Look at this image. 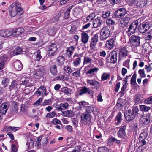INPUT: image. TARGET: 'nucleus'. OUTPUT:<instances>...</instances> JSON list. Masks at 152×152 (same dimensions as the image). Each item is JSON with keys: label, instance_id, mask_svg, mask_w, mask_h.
Listing matches in <instances>:
<instances>
[{"label": "nucleus", "instance_id": "nucleus-51", "mask_svg": "<svg viewBox=\"0 0 152 152\" xmlns=\"http://www.w3.org/2000/svg\"><path fill=\"white\" fill-rule=\"evenodd\" d=\"M10 83V80L7 78L4 79L2 81V84L5 87L7 86Z\"/></svg>", "mask_w": 152, "mask_h": 152}, {"label": "nucleus", "instance_id": "nucleus-50", "mask_svg": "<svg viewBox=\"0 0 152 152\" xmlns=\"http://www.w3.org/2000/svg\"><path fill=\"white\" fill-rule=\"evenodd\" d=\"M95 15L94 13H92L88 15L86 18L87 21H91L95 17Z\"/></svg>", "mask_w": 152, "mask_h": 152}, {"label": "nucleus", "instance_id": "nucleus-12", "mask_svg": "<svg viewBox=\"0 0 152 152\" xmlns=\"http://www.w3.org/2000/svg\"><path fill=\"white\" fill-rule=\"evenodd\" d=\"M82 57V55L81 54H78L76 53L73 56V57L75 58L73 64L74 65L76 66L79 65L81 62V58Z\"/></svg>", "mask_w": 152, "mask_h": 152}, {"label": "nucleus", "instance_id": "nucleus-56", "mask_svg": "<svg viewBox=\"0 0 152 152\" xmlns=\"http://www.w3.org/2000/svg\"><path fill=\"white\" fill-rule=\"evenodd\" d=\"M51 122L54 125L61 124V121L60 120L56 118L53 119Z\"/></svg>", "mask_w": 152, "mask_h": 152}, {"label": "nucleus", "instance_id": "nucleus-40", "mask_svg": "<svg viewBox=\"0 0 152 152\" xmlns=\"http://www.w3.org/2000/svg\"><path fill=\"white\" fill-rule=\"evenodd\" d=\"M73 6H71L67 9L66 10L64 13V18L66 19H68L69 16V13L73 7Z\"/></svg>", "mask_w": 152, "mask_h": 152}, {"label": "nucleus", "instance_id": "nucleus-17", "mask_svg": "<svg viewBox=\"0 0 152 152\" xmlns=\"http://www.w3.org/2000/svg\"><path fill=\"white\" fill-rule=\"evenodd\" d=\"M87 82L88 85L94 86L97 89L99 87V83L97 81L94 79L87 80Z\"/></svg>", "mask_w": 152, "mask_h": 152}, {"label": "nucleus", "instance_id": "nucleus-63", "mask_svg": "<svg viewBox=\"0 0 152 152\" xmlns=\"http://www.w3.org/2000/svg\"><path fill=\"white\" fill-rule=\"evenodd\" d=\"M80 69H78L72 73V75L76 77H78L80 75Z\"/></svg>", "mask_w": 152, "mask_h": 152}, {"label": "nucleus", "instance_id": "nucleus-61", "mask_svg": "<svg viewBox=\"0 0 152 152\" xmlns=\"http://www.w3.org/2000/svg\"><path fill=\"white\" fill-rule=\"evenodd\" d=\"M145 103L146 104H152V96L145 100Z\"/></svg>", "mask_w": 152, "mask_h": 152}, {"label": "nucleus", "instance_id": "nucleus-54", "mask_svg": "<svg viewBox=\"0 0 152 152\" xmlns=\"http://www.w3.org/2000/svg\"><path fill=\"white\" fill-rule=\"evenodd\" d=\"M126 88V86L124 84L121 88V91L119 92L120 94V96L121 97H122L124 95V91L125 89Z\"/></svg>", "mask_w": 152, "mask_h": 152}, {"label": "nucleus", "instance_id": "nucleus-7", "mask_svg": "<svg viewBox=\"0 0 152 152\" xmlns=\"http://www.w3.org/2000/svg\"><path fill=\"white\" fill-rule=\"evenodd\" d=\"M140 38L138 36L133 35L129 39V42L134 46H137L140 44Z\"/></svg>", "mask_w": 152, "mask_h": 152}, {"label": "nucleus", "instance_id": "nucleus-5", "mask_svg": "<svg viewBox=\"0 0 152 152\" xmlns=\"http://www.w3.org/2000/svg\"><path fill=\"white\" fill-rule=\"evenodd\" d=\"M150 27V24L148 22H143L139 25L137 29L141 33H144L148 30Z\"/></svg>", "mask_w": 152, "mask_h": 152}, {"label": "nucleus", "instance_id": "nucleus-44", "mask_svg": "<svg viewBox=\"0 0 152 152\" xmlns=\"http://www.w3.org/2000/svg\"><path fill=\"white\" fill-rule=\"evenodd\" d=\"M75 48L73 46H71L67 49V52L68 55L70 56L72 55V53L74 50Z\"/></svg>", "mask_w": 152, "mask_h": 152}, {"label": "nucleus", "instance_id": "nucleus-41", "mask_svg": "<svg viewBox=\"0 0 152 152\" xmlns=\"http://www.w3.org/2000/svg\"><path fill=\"white\" fill-rule=\"evenodd\" d=\"M140 110L142 111L147 112L148 111L151 107L149 106H147L145 105H140Z\"/></svg>", "mask_w": 152, "mask_h": 152}, {"label": "nucleus", "instance_id": "nucleus-32", "mask_svg": "<svg viewBox=\"0 0 152 152\" xmlns=\"http://www.w3.org/2000/svg\"><path fill=\"white\" fill-rule=\"evenodd\" d=\"M18 127H15L6 126L4 127V129L7 132H15L18 129Z\"/></svg>", "mask_w": 152, "mask_h": 152}, {"label": "nucleus", "instance_id": "nucleus-46", "mask_svg": "<svg viewBox=\"0 0 152 152\" xmlns=\"http://www.w3.org/2000/svg\"><path fill=\"white\" fill-rule=\"evenodd\" d=\"M71 121L73 123L74 128H77L78 126V120L75 118H72Z\"/></svg>", "mask_w": 152, "mask_h": 152}, {"label": "nucleus", "instance_id": "nucleus-38", "mask_svg": "<svg viewBox=\"0 0 152 152\" xmlns=\"http://www.w3.org/2000/svg\"><path fill=\"white\" fill-rule=\"evenodd\" d=\"M8 57L6 54L1 55L0 57V61L5 64L8 60Z\"/></svg>", "mask_w": 152, "mask_h": 152}, {"label": "nucleus", "instance_id": "nucleus-11", "mask_svg": "<svg viewBox=\"0 0 152 152\" xmlns=\"http://www.w3.org/2000/svg\"><path fill=\"white\" fill-rule=\"evenodd\" d=\"M150 115L149 113L143 115L140 118L141 123L144 124H148L150 122Z\"/></svg>", "mask_w": 152, "mask_h": 152}, {"label": "nucleus", "instance_id": "nucleus-58", "mask_svg": "<svg viewBox=\"0 0 152 152\" xmlns=\"http://www.w3.org/2000/svg\"><path fill=\"white\" fill-rule=\"evenodd\" d=\"M147 137V134L145 132H142L141 133L139 137V140L143 139H146Z\"/></svg>", "mask_w": 152, "mask_h": 152}, {"label": "nucleus", "instance_id": "nucleus-33", "mask_svg": "<svg viewBox=\"0 0 152 152\" xmlns=\"http://www.w3.org/2000/svg\"><path fill=\"white\" fill-rule=\"evenodd\" d=\"M69 77L65 75H61L58 76L54 78L55 80H68Z\"/></svg>", "mask_w": 152, "mask_h": 152}, {"label": "nucleus", "instance_id": "nucleus-64", "mask_svg": "<svg viewBox=\"0 0 152 152\" xmlns=\"http://www.w3.org/2000/svg\"><path fill=\"white\" fill-rule=\"evenodd\" d=\"M146 139L143 140V139L142 140L140 139V140H139V143L140 146H142L143 145H145L146 143Z\"/></svg>", "mask_w": 152, "mask_h": 152}, {"label": "nucleus", "instance_id": "nucleus-57", "mask_svg": "<svg viewBox=\"0 0 152 152\" xmlns=\"http://www.w3.org/2000/svg\"><path fill=\"white\" fill-rule=\"evenodd\" d=\"M56 112L55 111H53L50 113H48L46 115V117L50 118H53L55 116Z\"/></svg>", "mask_w": 152, "mask_h": 152}, {"label": "nucleus", "instance_id": "nucleus-35", "mask_svg": "<svg viewBox=\"0 0 152 152\" xmlns=\"http://www.w3.org/2000/svg\"><path fill=\"white\" fill-rule=\"evenodd\" d=\"M62 113L65 116L69 117H72L74 115V113L72 110H66Z\"/></svg>", "mask_w": 152, "mask_h": 152}, {"label": "nucleus", "instance_id": "nucleus-52", "mask_svg": "<svg viewBox=\"0 0 152 152\" xmlns=\"http://www.w3.org/2000/svg\"><path fill=\"white\" fill-rule=\"evenodd\" d=\"M64 70L69 74L71 73L72 72L71 67L69 66H66L64 68Z\"/></svg>", "mask_w": 152, "mask_h": 152}, {"label": "nucleus", "instance_id": "nucleus-28", "mask_svg": "<svg viewBox=\"0 0 152 152\" xmlns=\"http://www.w3.org/2000/svg\"><path fill=\"white\" fill-rule=\"evenodd\" d=\"M57 66L56 65H52L50 68V71L51 73L53 75H56L57 74Z\"/></svg>", "mask_w": 152, "mask_h": 152}, {"label": "nucleus", "instance_id": "nucleus-16", "mask_svg": "<svg viewBox=\"0 0 152 152\" xmlns=\"http://www.w3.org/2000/svg\"><path fill=\"white\" fill-rule=\"evenodd\" d=\"M9 107L8 104L7 103L2 104L0 107V113L2 115H4L6 113Z\"/></svg>", "mask_w": 152, "mask_h": 152}, {"label": "nucleus", "instance_id": "nucleus-59", "mask_svg": "<svg viewBox=\"0 0 152 152\" xmlns=\"http://www.w3.org/2000/svg\"><path fill=\"white\" fill-rule=\"evenodd\" d=\"M48 32L49 35L53 36L55 33V31L53 28H50L48 29Z\"/></svg>", "mask_w": 152, "mask_h": 152}, {"label": "nucleus", "instance_id": "nucleus-47", "mask_svg": "<svg viewBox=\"0 0 152 152\" xmlns=\"http://www.w3.org/2000/svg\"><path fill=\"white\" fill-rule=\"evenodd\" d=\"M131 111L132 113L134 115V116L135 117V116L137 115L138 114L139 110L137 107H133L132 110Z\"/></svg>", "mask_w": 152, "mask_h": 152}, {"label": "nucleus", "instance_id": "nucleus-31", "mask_svg": "<svg viewBox=\"0 0 152 152\" xmlns=\"http://www.w3.org/2000/svg\"><path fill=\"white\" fill-rule=\"evenodd\" d=\"M147 2V0H140L137 2V6L140 8H143L146 5Z\"/></svg>", "mask_w": 152, "mask_h": 152}, {"label": "nucleus", "instance_id": "nucleus-43", "mask_svg": "<svg viewBox=\"0 0 152 152\" xmlns=\"http://www.w3.org/2000/svg\"><path fill=\"white\" fill-rule=\"evenodd\" d=\"M35 55L36 57L35 59L37 61H39L42 58V56L41 55L40 51L39 50H38L36 53H35Z\"/></svg>", "mask_w": 152, "mask_h": 152}, {"label": "nucleus", "instance_id": "nucleus-49", "mask_svg": "<svg viewBox=\"0 0 152 152\" xmlns=\"http://www.w3.org/2000/svg\"><path fill=\"white\" fill-rule=\"evenodd\" d=\"M138 73L141 78H145L146 77V75L145 73L144 69H140L138 71Z\"/></svg>", "mask_w": 152, "mask_h": 152}, {"label": "nucleus", "instance_id": "nucleus-60", "mask_svg": "<svg viewBox=\"0 0 152 152\" xmlns=\"http://www.w3.org/2000/svg\"><path fill=\"white\" fill-rule=\"evenodd\" d=\"M34 144V142L33 140L31 139L28 142L26 143V145L28 146V147L29 149L30 148V147L33 146Z\"/></svg>", "mask_w": 152, "mask_h": 152}, {"label": "nucleus", "instance_id": "nucleus-27", "mask_svg": "<svg viewBox=\"0 0 152 152\" xmlns=\"http://www.w3.org/2000/svg\"><path fill=\"white\" fill-rule=\"evenodd\" d=\"M102 20L99 18H97L94 19L93 22V27L97 28L102 24Z\"/></svg>", "mask_w": 152, "mask_h": 152}, {"label": "nucleus", "instance_id": "nucleus-2", "mask_svg": "<svg viewBox=\"0 0 152 152\" xmlns=\"http://www.w3.org/2000/svg\"><path fill=\"white\" fill-rule=\"evenodd\" d=\"M81 120L82 123L85 125H89L91 121L90 114L88 112H85L81 115Z\"/></svg>", "mask_w": 152, "mask_h": 152}, {"label": "nucleus", "instance_id": "nucleus-23", "mask_svg": "<svg viewBox=\"0 0 152 152\" xmlns=\"http://www.w3.org/2000/svg\"><path fill=\"white\" fill-rule=\"evenodd\" d=\"M89 36L86 32L81 33V41L84 44L87 43L88 40Z\"/></svg>", "mask_w": 152, "mask_h": 152}, {"label": "nucleus", "instance_id": "nucleus-55", "mask_svg": "<svg viewBox=\"0 0 152 152\" xmlns=\"http://www.w3.org/2000/svg\"><path fill=\"white\" fill-rule=\"evenodd\" d=\"M27 111L25 105L24 104H22L21 106L20 113V114L24 113L26 112Z\"/></svg>", "mask_w": 152, "mask_h": 152}, {"label": "nucleus", "instance_id": "nucleus-36", "mask_svg": "<svg viewBox=\"0 0 152 152\" xmlns=\"http://www.w3.org/2000/svg\"><path fill=\"white\" fill-rule=\"evenodd\" d=\"M42 91H43V92H44L45 93L44 94H45L46 93V88L44 86H41L39 88L37 91H36V93L38 96H39L41 94Z\"/></svg>", "mask_w": 152, "mask_h": 152}, {"label": "nucleus", "instance_id": "nucleus-25", "mask_svg": "<svg viewBox=\"0 0 152 152\" xmlns=\"http://www.w3.org/2000/svg\"><path fill=\"white\" fill-rule=\"evenodd\" d=\"M123 120V115L121 112H118V113L115 117V120L117 122L116 124L118 125L121 123V121Z\"/></svg>", "mask_w": 152, "mask_h": 152}, {"label": "nucleus", "instance_id": "nucleus-19", "mask_svg": "<svg viewBox=\"0 0 152 152\" xmlns=\"http://www.w3.org/2000/svg\"><path fill=\"white\" fill-rule=\"evenodd\" d=\"M65 60V57L62 56H58L56 59L57 65L61 66L63 65Z\"/></svg>", "mask_w": 152, "mask_h": 152}, {"label": "nucleus", "instance_id": "nucleus-18", "mask_svg": "<svg viewBox=\"0 0 152 152\" xmlns=\"http://www.w3.org/2000/svg\"><path fill=\"white\" fill-rule=\"evenodd\" d=\"M98 36L97 34H95L91 39L90 47L92 49L95 48V46L96 45L97 42L98 41Z\"/></svg>", "mask_w": 152, "mask_h": 152}, {"label": "nucleus", "instance_id": "nucleus-29", "mask_svg": "<svg viewBox=\"0 0 152 152\" xmlns=\"http://www.w3.org/2000/svg\"><path fill=\"white\" fill-rule=\"evenodd\" d=\"M114 40L112 39L107 41L105 45L108 48L111 49L113 48L114 46Z\"/></svg>", "mask_w": 152, "mask_h": 152}, {"label": "nucleus", "instance_id": "nucleus-22", "mask_svg": "<svg viewBox=\"0 0 152 152\" xmlns=\"http://www.w3.org/2000/svg\"><path fill=\"white\" fill-rule=\"evenodd\" d=\"M14 66L15 69L18 71L21 70L23 68V65L19 60H17L14 62Z\"/></svg>", "mask_w": 152, "mask_h": 152}, {"label": "nucleus", "instance_id": "nucleus-14", "mask_svg": "<svg viewBox=\"0 0 152 152\" xmlns=\"http://www.w3.org/2000/svg\"><path fill=\"white\" fill-rule=\"evenodd\" d=\"M91 90L86 86H84L81 88L80 90L78 91V94L80 95H82L84 94H91Z\"/></svg>", "mask_w": 152, "mask_h": 152}, {"label": "nucleus", "instance_id": "nucleus-9", "mask_svg": "<svg viewBox=\"0 0 152 152\" xmlns=\"http://www.w3.org/2000/svg\"><path fill=\"white\" fill-rule=\"evenodd\" d=\"M126 125H124L120 128L118 131L117 134L118 137L122 139H125L126 137V134L125 132L126 129Z\"/></svg>", "mask_w": 152, "mask_h": 152}, {"label": "nucleus", "instance_id": "nucleus-3", "mask_svg": "<svg viewBox=\"0 0 152 152\" xmlns=\"http://www.w3.org/2000/svg\"><path fill=\"white\" fill-rule=\"evenodd\" d=\"M117 53L113 51L108 55L106 58L107 63H115L117 61Z\"/></svg>", "mask_w": 152, "mask_h": 152}, {"label": "nucleus", "instance_id": "nucleus-48", "mask_svg": "<svg viewBox=\"0 0 152 152\" xmlns=\"http://www.w3.org/2000/svg\"><path fill=\"white\" fill-rule=\"evenodd\" d=\"M79 104L80 107L81 108H82L83 106H84L86 107L89 105L88 103L85 101L79 102Z\"/></svg>", "mask_w": 152, "mask_h": 152}, {"label": "nucleus", "instance_id": "nucleus-42", "mask_svg": "<svg viewBox=\"0 0 152 152\" xmlns=\"http://www.w3.org/2000/svg\"><path fill=\"white\" fill-rule=\"evenodd\" d=\"M136 74L135 72L131 80V83L133 85H134L136 84Z\"/></svg>", "mask_w": 152, "mask_h": 152}, {"label": "nucleus", "instance_id": "nucleus-53", "mask_svg": "<svg viewBox=\"0 0 152 152\" xmlns=\"http://www.w3.org/2000/svg\"><path fill=\"white\" fill-rule=\"evenodd\" d=\"M18 107L17 106L12 107L11 110V113L12 114H16L18 113Z\"/></svg>", "mask_w": 152, "mask_h": 152}, {"label": "nucleus", "instance_id": "nucleus-20", "mask_svg": "<svg viewBox=\"0 0 152 152\" xmlns=\"http://www.w3.org/2000/svg\"><path fill=\"white\" fill-rule=\"evenodd\" d=\"M119 53V58L120 59L123 58H125L127 55L128 51L125 47H123L120 50Z\"/></svg>", "mask_w": 152, "mask_h": 152}, {"label": "nucleus", "instance_id": "nucleus-21", "mask_svg": "<svg viewBox=\"0 0 152 152\" xmlns=\"http://www.w3.org/2000/svg\"><path fill=\"white\" fill-rule=\"evenodd\" d=\"M0 35L3 37H8L12 35V33L9 30H1L0 31Z\"/></svg>", "mask_w": 152, "mask_h": 152}, {"label": "nucleus", "instance_id": "nucleus-6", "mask_svg": "<svg viewBox=\"0 0 152 152\" xmlns=\"http://www.w3.org/2000/svg\"><path fill=\"white\" fill-rule=\"evenodd\" d=\"M138 25V22L137 21L133 22L130 25L126 31L129 36L135 33Z\"/></svg>", "mask_w": 152, "mask_h": 152}, {"label": "nucleus", "instance_id": "nucleus-37", "mask_svg": "<svg viewBox=\"0 0 152 152\" xmlns=\"http://www.w3.org/2000/svg\"><path fill=\"white\" fill-rule=\"evenodd\" d=\"M22 49L20 48H16L13 52H11V55L15 56L20 53Z\"/></svg>", "mask_w": 152, "mask_h": 152}, {"label": "nucleus", "instance_id": "nucleus-8", "mask_svg": "<svg viewBox=\"0 0 152 152\" xmlns=\"http://www.w3.org/2000/svg\"><path fill=\"white\" fill-rule=\"evenodd\" d=\"M127 11L124 8H120L115 11L114 13V16L117 18H120L124 16L127 14Z\"/></svg>", "mask_w": 152, "mask_h": 152}, {"label": "nucleus", "instance_id": "nucleus-1", "mask_svg": "<svg viewBox=\"0 0 152 152\" xmlns=\"http://www.w3.org/2000/svg\"><path fill=\"white\" fill-rule=\"evenodd\" d=\"M9 9L10 15L12 17H14L17 15H20L23 13L20 5L16 2L15 4H12Z\"/></svg>", "mask_w": 152, "mask_h": 152}, {"label": "nucleus", "instance_id": "nucleus-30", "mask_svg": "<svg viewBox=\"0 0 152 152\" xmlns=\"http://www.w3.org/2000/svg\"><path fill=\"white\" fill-rule=\"evenodd\" d=\"M18 84L17 81L15 80H13L11 85L9 87L10 90L11 91L13 89H17L18 88Z\"/></svg>", "mask_w": 152, "mask_h": 152}, {"label": "nucleus", "instance_id": "nucleus-45", "mask_svg": "<svg viewBox=\"0 0 152 152\" xmlns=\"http://www.w3.org/2000/svg\"><path fill=\"white\" fill-rule=\"evenodd\" d=\"M104 28L103 27L100 31V36H99V38L101 40H104V30H103Z\"/></svg>", "mask_w": 152, "mask_h": 152}, {"label": "nucleus", "instance_id": "nucleus-26", "mask_svg": "<svg viewBox=\"0 0 152 152\" xmlns=\"http://www.w3.org/2000/svg\"><path fill=\"white\" fill-rule=\"evenodd\" d=\"M24 30L23 28H20L13 30L11 31L12 35H18L24 32Z\"/></svg>", "mask_w": 152, "mask_h": 152}, {"label": "nucleus", "instance_id": "nucleus-34", "mask_svg": "<svg viewBox=\"0 0 152 152\" xmlns=\"http://www.w3.org/2000/svg\"><path fill=\"white\" fill-rule=\"evenodd\" d=\"M92 61V59L91 57L85 56L84 57L83 61V65H87L91 64Z\"/></svg>", "mask_w": 152, "mask_h": 152}, {"label": "nucleus", "instance_id": "nucleus-62", "mask_svg": "<svg viewBox=\"0 0 152 152\" xmlns=\"http://www.w3.org/2000/svg\"><path fill=\"white\" fill-rule=\"evenodd\" d=\"M86 112H88V113H89L93 112L94 110V108L92 107L88 106L86 107Z\"/></svg>", "mask_w": 152, "mask_h": 152}, {"label": "nucleus", "instance_id": "nucleus-24", "mask_svg": "<svg viewBox=\"0 0 152 152\" xmlns=\"http://www.w3.org/2000/svg\"><path fill=\"white\" fill-rule=\"evenodd\" d=\"M98 70V69L97 68H91L86 72V74L88 77H91L94 74L97 72Z\"/></svg>", "mask_w": 152, "mask_h": 152}, {"label": "nucleus", "instance_id": "nucleus-4", "mask_svg": "<svg viewBox=\"0 0 152 152\" xmlns=\"http://www.w3.org/2000/svg\"><path fill=\"white\" fill-rule=\"evenodd\" d=\"M46 49L48 51L49 56H53L57 53V48L56 44L55 43H52L49 45Z\"/></svg>", "mask_w": 152, "mask_h": 152}, {"label": "nucleus", "instance_id": "nucleus-15", "mask_svg": "<svg viewBox=\"0 0 152 152\" xmlns=\"http://www.w3.org/2000/svg\"><path fill=\"white\" fill-rule=\"evenodd\" d=\"M124 116L126 120L129 121L133 120L135 118L134 115L133 114L130 110H129L127 112L124 113Z\"/></svg>", "mask_w": 152, "mask_h": 152}, {"label": "nucleus", "instance_id": "nucleus-39", "mask_svg": "<svg viewBox=\"0 0 152 152\" xmlns=\"http://www.w3.org/2000/svg\"><path fill=\"white\" fill-rule=\"evenodd\" d=\"M61 92H64L67 95L71 94L70 90L66 87H63L61 89Z\"/></svg>", "mask_w": 152, "mask_h": 152}, {"label": "nucleus", "instance_id": "nucleus-13", "mask_svg": "<svg viewBox=\"0 0 152 152\" xmlns=\"http://www.w3.org/2000/svg\"><path fill=\"white\" fill-rule=\"evenodd\" d=\"M130 20V18L128 17L121 19L119 24L120 26L122 28L126 26L129 22Z\"/></svg>", "mask_w": 152, "mask_h": 152}, {"label": "nucleus", "instance_id": "nucleus-10", "mask_svg": "<svg viewBox=\"0 0 152 152\" xmlns=\"http://www.w3.org/2000/svg\"><path fill=\"white\" fill-rule=\"evenodd\" d=\"M39 67V68L36 69V72L35 73L34 77L37 78L43 76L44 72V68L40 65H37L36 68Z\"/></svg>", "mask_w": 152, "mask_h": 152}]
</instances>
